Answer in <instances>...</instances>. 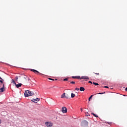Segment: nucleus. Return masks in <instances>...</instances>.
Instances as JSON below:
<instances>
[{
  "label": "nucleus",
  "instance_id": "1",
  "mask_svg": "<svg viewBox=\"0 0 127 127\" xmlns=\"http://www.w3.org/2000/svg\"><path fill=\"white\" fill-rule=\"evenodd\" d=\"M33 95H34L33 92L29 90H26L24 92L25 97H30V96H33Z\"/></svg>",
  "mask_w": 127,
  "mask_h": 127
},
{
  "label": "nucleus",
  "instance_id": "2",
  "mask_svg": "<svg viewBox=\"0 0 127 127\" xmlns=\"http://www.w3.org/2000/svg\"><path fill=\"white\" fill-rule=\"evenodd\" d=\"M103 94H105V92L104 93H95L94 95H92L89 98V101H90L91 100H92V98L94 97L95 95H103Z\"/></svg>",
  "mask_w": 127,
  "mask_h": 127
},
{
  "label": "nucleus",
  "instance_id": "3",
  "mask_svg": "<svg viewBox=\"0 0 127 127\" xmlns=\"http://www.w3.org/2000/svg\"><path fill=\"white\" fill-rule=\"evenodd\" d=\"M67 108L65 107H63L62 108V113H63V114H65V113H67Z\"/></svg>",
  "mask_w": 127,
  "mask_h": 127
},
{
  "label": "nucleus",
  "instance_id": "4",
  "mask_svg": "<svg viewBox=\"0 0 127 127\" xmlns=\"http://www.w3.org/2000/svg\"><path fill=\"white\" fill-rule=\"evenodd\" d=\"M39 101H40V99L39 98L32 99V102H33V103H37L38 102H39Z\"/></svg>",
  "mask_w": 127,
  "mask_h": 127
},
{
  "label": "nucleus",
  "instance_id": "5",
  "mask_svg": "<svg viewBox=\"0 0 127 127\" xmlns=\"http://www.w3.org/2000/svg\"><path fill=\"white\" fill-rule=\"evenodd\" d=\"M12 81L14 82V84H15V86H16V88H19V87H21V85H22V84L19 83L18 84H16L15 82L14 81V80H12Z\"/></svg>",
  "mask_w": 127,
  "mask_h": 127
},
{
  "label": "nucleus",
  "instance_id": "6",
  "mask_svg": "<svg viewBox=\"0 0 127 127\" xmlns=\"http://www.w3.org/2000/svg\"><path fill=\"white\" fill-rule=\"evenodd\" d=\"M45 125L46 126V127H52V123H49V122H46L45 123Z\"/></svg>",
  "mask_w": 127,
  "mask_h": 127
},
{
  "label": "nucleus",
  "instance_id": "7",
  "mask_svg": "<svg viewBox=\"0 0 127 127\" xmlns=\"http://www.w3.org/2000/svg\"><path fill=\"white\" fill-rule=\"evenodd\" d=\"M5 90V89H4V84H3L2 87L0 89V93H2L4 92Z\"/></svg>",
  "mask_w": 127,
  "mask_h": 127
},
{
  "label": "nucleus",
  "instance_id": "8",
  "mask_svg": "<svg viewBox=\"0 0 127 127\" xmlns=\"http://www.w3.org/2000/svg\"><path fill=\"white\" fill-rule=\"evenodd\" d=\"M61 98H66V99H68V95L66 96L65 93H64L61 96Z\"/></svg>",
  "mask_w": 127,
  "mask_h": 127
},
{
  "label": "nucleus",
  "instance_id": "9",
  "mask_svg": "<svg viewBox=\"0 0 127 127\" xmlns=\"http://www.w3.org/2000/svg\"><path fill=\"white\" fill-rule=\"evenodd\" d=\"M31 71H32V72H33L34 73H35V74H41L40 73H39V71L35 70V69H31Z\"/></svg>",
  "mask_w": 127,
  "mask_h": 127
},
{
  "label": "nucleus",
  "instance_id": "10",
  "mask_svg": "<svg viewBox=\"0 0 127 127\" xmlns=\"http://www.w3.org/2000/svg\"><path fill=\"white\" fill-rule=\"evenodd\" d=\"M80 79H86L87 80H89V77L87 76H82L80 77Z\"/></svg>",
  "mask_w": 127,
  "mask_h": 127
},
{
  "label": "nucleus",
  "instance_id": "11",
  "mask_svg": "<svg viewBox=\"0 0 127 127\" xmlns=\"http://www.w3.org/2000/svg\"><path fill=\"white\" fill-rule=\"evenodd\" d=\"M72 79H80V76H72Z\"/></svg>",
  "mask_w": 127,
  "mask_h": 127
},
{
  "label": "nucleus",
  "instance_id": "12",
  "mask_svg": "<svg viewBox=\"0 0 127 127\" xmlns=\"http://www.w3.org/2000/svg\"><path fill=\"white\" fill-rule=\"evenodd\" d=\"M83 124H84V125H85V126H88V125H89V123L87 122V121L86 120L83 121Z\"/></svg>",
  "mask_w": 127,
  "mask_h": 127
},
{
  "label": "nucleus",
  "instance_id": "13",
  "mask_svg": "<svg viewBox=\"0 0 127 127\" xmlns=\"http://www.w3.org/2000/svg\"><path fill=\"white\" fill-rule=\"evenodd\" d=\"M79 90L81 91L84 92V91H85V88L83 87H80Z\"/></svg>",
  "mask_w": 127,
  "mask_h": 127
},
{
  "label": "nucleus",
  "instance_id": "14",
  "mask_svg": "<svg viewBox=\"0 0 127 127\" xmlns=\"http://www.w3.org/2000/svg\"><path fill=\"white\" fill-rule=\"evenodd\" d=\"M75 94L71 93V98H74L75 97Z\"/></svg>",
  "mask_w": 127,
  "mask_h": 127
},
{
  "label": "nucleus",
  "instance_id": "15",
  "mask_svg": "<svg viewBox=\"0 0 127 127\" xmlns=\"http://www.w3.org/2000/svg\"><path fill=\"white\" fill-rule=\"evenodd\" d=\"M92 115H93L94 116V117H95V118H98L97 115L95 114L94 113H92Z\"/></svg>",
  "mask_w": 127,
  "mask_h": 127
},
{
  "label": "nucleus",
  "instance_id": "16",
  "mask_svg": "<svg viewBox=\"0 0 127 127\" xmlns=\"http://www.w3.org/2000/svg\"><path fill=\"white\" fill-rule=\"evenodd\" d=\"M93 83L96 86H99V84L97 82H93Z\"/></svg>",
  "mask_w": 127,
  "mask_h": 127
},
{
  "label": "nucleus",
  "instance_id": "17",
  "mask_svg": "<svg viewBox=\"0 0 127 127\" xmlns=\"http://www.w3.org/2000/svg\"><path fill=\"white\" fill-rule=\"evenodd\" d=\"M85 115H86V117H90V114L88 113H86Z\"/></svg>",
  "mask_w": 127,
  "mask_h": 127
},
{
  "label": "nucleus",
  "instance_id": "18",
  "mask_svg": "<svg viewBox=\"0 0 127 127\" xmlns=\"http://www.w3.org/2000/svg\"><path fill=\"white\" fill-rule=\"evenodd\" d=\"M70 84H76V82L75 81H70Z\"/></svg>",
  "mask_w": 127,
  "mask_h": 127
},
{
  "label": "nucleus",
  "instance_id": "19",
  "mask_svg": "<svg viewBox=\"0 0 127 127\" xmlns=\"http://www.w3.org/2000/svg\"><path fill=\"white\" fill-rule=\"evenodd\" d=\"M68 80H69V78H64V81H68Z\"/></svg>",
  "mask_w": 127,
  "mask_h": 127
},
{
  "label": "nucleus",
  "instance_id": "20",
  "mask_svg": "<svg viewBox=\"0 0 127 127\" xmlns=\"http://www.w3.org/2000/svg\"><path fill=\"white\" fill-rule=\"evenodd\" d=\"M17 80H18V76L15 77V81H17Z\"/></svg>",
  "mask_w": 127,
  "mask_h": 127
},
{
  "label": "nucleus",
  "instance_id": "21",
  "mask_svg": "<svg viewBox=\"0 0 127 127\" xmlns=\"http://www.w3.org/2000/svg\"><path fill=\"white\" fill-rule=\"evenodd\" d=\"M75 91H79V88L76 87V88H75Z\"/></svg>",
  "mask_w": 127,
  "mask_h": 127
},
{
  "label": "nucleus",
  "instance_id": "22",
  "mask_svg": "<svg viewBox=\"0 0 127 127\" xmlns=\"http://www.w3.org/2000/svg\"><path fill=\"white\" fill-rule=\"evenodd\" d=\"M49 80H52V81H54V79L51 78H49Z\"/></svg>",
  "mask_w": 127,
  "mask_h": 127
},
{
  "label": "nucleus",
  "instance_id": "23",
  "mask_svg": "<svg viewBox=\"0 0 127 127\" xmlns=\"http://www.w3.org/2000/svg\"><path fill=\"white\" fill-rule=\"evenodd\" d=\"M96 75H100L99 73H94Z\"/></svg>",
  "mask_w": 127,
  "mask_h": 127
},
{
  "label": "nucleus",
  "instance_id": "24",
  "mask_svg": "<svg viewBox=\"0 0 127 127\" xmlns=\"http://www.w3.org/2000/svg\"><path fill=\"white\" fill-rule=\"evenodd\" d=\"M0 83H1V84H2L3 83V81H2V80H0Z\"/></svg>",
  "mask_w": 127,
  "mask_h": 127
},
{
  "label": "nucleus",
  "instance_id": "25",
  "mask_svg": "<svg viewBox=\"0 0 127 127\" xmlns=\"http://www.w3.org/2000/svg\"><path fill=\"white\" fill-rule=\"evenodd\" d=\"M88 83H90V84H93V83H92V81H89L88 82Z\"/></svg>",
  "mask_w": 127,
  "mask_h": 127
},
{
  "label": "nucleus",
  "instance_id": "26",
  "mask_svg": "<svg viewBox=\"0 0 127 127\" xmlns=\"http://www.w3.org/2000/svg\"><path fill=\"white\" fill-rule=\"evenodd\" d=\"M104 88H109V87H108V86H104Z\"/></svg>",
  "mask_w": 127,
  "mask_h": 127
},
{
  "label": "nucleus",
  "instance_id": "27",
  "mask_svg": "<svg viewBox=\"0 0 127 127\" xmlns=\"http://www.w3.org/2000/svg\"><path fill=\"white\" fill-rule=\"evenodd\" d=\"M80 110H81V112L83 111V109L81 108Z\"/></svg>",
  "mask_w": 127,
  "mask_h": 127
},
{
  "label": "nucleus",
  "instance_id": "28",
  "mask_svg": "<svg viewBox=\"0 0 127 127\" xmlns=\"http://www.w3.org/2000/svg\"><path fill=\"white\" fill-rule=\"evenodd\" d=\"M126 91L127 92V87L126 88Z\"/></svg>",
  "mask_w": 127,
  "mask_h": 127
},
{
  "label": "nucleus",
  "instance_id": "29",
  "mask_svg": "<svg viewBox=\"0 0 127 127\" xmlns=\"http://www.w3.org/2000/svg\"><path fill=\"white\" fill-rule=\"evenodd\" d=\"M0 80H3V79H2V78H1V77L0 76Z\"/></svg>",
  "mask_w": 127,
  "mask_h": 127
},
{
  "label": "nucleus",
  "instance_id": "30",
  "mask_svg": "<svg viewBox=\"0 0 127 127\" xmlns=\"http://www.w3.org/2000/svg\"><path fill=\"white\" fill-rule=\"evenodd\" d=\"M1 124V121H0V125Z\"/></svg>",
  "mask_w": 127,
  "mask_h": 127
}]
</instances>
